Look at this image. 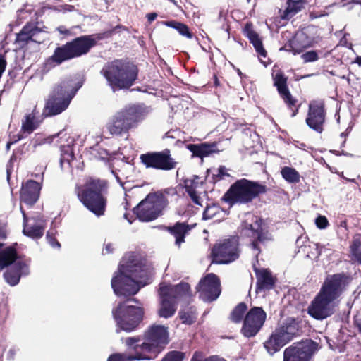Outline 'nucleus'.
<instances>
[{
	"mask_svg": "<svg viewBox=\"0 0 361 361\" xmlns=\"http://www.w3.org/2000/svg\"><path fill=\"white\" fill-rule=\"evenodd\" d=\"M9 177H10V173H9V170L7 169V179L9 180Z\"/></svg>",
	"mask_w": 361,
	"mask_h": 361,
	"instance_id": "680f3d73",
	"label": "nucleus"
},
{
	"mask_svg": "<svg viewBox=\"0 0 361 361\" xmlns=\"http://www.w3.org/2000/svg\"><path fill=\"white\" fill-rule=\"evenodd\" d=\"M305 4V0H287V7L284 11V18H292L304 8Z\"/></svg>",
	"mask_w": 361,
	"mask_h": 361,
	"instance_id": "4c0bfd02",
	"label": "nucleus"
},
{
	"mask_svg": "<svg viewBox=\"0 0 361 361\" xmlns=\"http://www.w3.org/2000/svg\"><path fill=\"white\" fill-rule=\"evenodd\" d=\"M267 318L262 307L251 308L245 317L241 332L245 337L255 336L261 329Z\"/></svg>",
	"mask_w": 361,
	"mask_h": 361,
	"instance_id": "dca6fc26",
	"label": "nucleus"
},
{
	"mask_svg": "<svg viewBox=\"0 0 361 361\" xmlns=\"http://www.w3.org/2000/svg\"><path fill=\"white\" fill-rule=\"evenodd\" d=\"M247 219L243 225V232L252 238L251 247L255 251H259L258 242H264L266 240L261 227V220L259 217L251 214L246 215Z\"/></svg>",
	"mask_w": 361,
	"mask_h": 361,
	"instance_id": "a211bd4d",
	"label": "nucleus"
},
{
	"mask_svg": "<svg viewBox=\"0 0 361 361\" xmlns=\"http://www.w3.org/2000/svg\"><path fill=\"white\" fill-rule=\"evenodd\" d=\"M312 41L304 32H298L295 37L290 40L288 45L281 48L280 50L285 49L292 51L293 54H300L303 49L311 46Z\"/></svg>",
	"mask_w": 361,
	"mask_h": 361,
	"instance_id": "a878e982",
	"label": "nucleus"
},
{
	"mask_svg": "<svg viewBox=\"0 0 361 361\" xmlns=\"http://www.w3.org/2000/svg\"><path fill=\"white\" fill-rule=\"evenodd\" d=\"M151 271L133 256H125L118 271L111 279V287L116 295H135L141 287L149 283Z\"/></svg>",
	"mask_w": 361,
	"mask_h": 361,
	"instance_id": "f257e3e1",
	"label": "nucleus"
},
{
	"mask_svg": "<svg viewBox=\"0 0 361 361\" xmlns=\"http://www.w3.org/2000/svg\"><path fill=\"white\" fill-rule=\"evenodd\" d=\"M353 255L357 262L361 263V250L357 247L353 250Z\"/></svg>",
	"mask_w": 361,
	"mask_h": 361,
	"instance_id": "8fccbe9b",
	"label": "nucleus"
},
{
	"mask_svg": "<svg viewBox=\"0 0 361 361\" xmlns=\"http://www.w3.org/2000/svg\"><path fill=\"white\" fill-rule=\"evenodd\" d=\"M57 30H59V32L60 33H61V34H67V33H68V32L66 28H64V27H62V26L59 27L57 28Z\"/></svg>",
	"mask_w": 361,
	"mask_h": 361,
	"instance_id": "6e6d98bb",
	"label": "nucleus"
},
{
	"mask_svg": "<svg viewBox=\"0 0 361 361\" xmlns=\"http://www.w3.org/2000/svg\"><path fill=\"white\" fill-rule=\"evenodd\" d=\"M317 350L316 342L306 340L287 348L283 353V361H308Z\"/></svg>",
	"mask_w": 361,
	"mask_h": 361,
	"instance_id": "2eb2a0df",
	"label": "nucleus"
},
{
	"mask_svg": "<svg viewBox=\"0 0 361 361\" xmlns=\"http://www.w3.org/2000/svg\"><path fill=\"white\" fill-rule=\"evenodd\" d=\"M164 24L168 27H171L176 29L183 36H185L188 38L192 37V34L189 32L188 27L181 23L176 21H167L165 22Z\"/></svg>",
	"mask_w": 361,
	"mask_h": 361,
	"instance_id": "ea45409f",
	"label": "nucleus"
},
{
	"mask_svg": "<svg viewBox=\"0 0 361 361\" xmlns=\"http://www.w3.org/2000/svg\"><path fill=\"white\" fill-rule=\"evenodd\" d=\"M41 34V32L37 28L28 30L27 27H24L17 35L16 41L25 43H28L29 41H32L40 44L44 41V37L39 36Z\"/></svg>",
	"mask_w": 361,
	"mask_h": 361,
	"instance_id": "f704fd0d",
	"label": "nucleus"
},
{
	"mask_svg": "<svg viewBox=\"0 0 361 361\" xmlns=\"http://www.w3.org/2000/svg\"><path fill=\"white\" fill-rule=\"evenodd\" d=\"M140 337H128L127 344L140 350L142 354H157L169 343L167 328L162 325L152 326L145 334V341L140 343Z\"/></svg>",
	"mask_w": 361,
	"mask_h": 361,
	"instance_id": "0eeeda50",
	"label": "nucleus"
},
{
	"mask_svg": "<svg viewBox=\"0 0 361 361\" xmlns=\"http://www.w3.org/2000/svg\"><path fill=\"white\" fill-rule=\"evenodd\" d=\"M356 247H357L359 248V245L358 243H355L353 245H352L351 247V252H352V255H353V250L355 249H356Z\"/></svg>",
	"mask_w": 361,
	"mask_h": 361,
	"instance_id": "13d9d810",
	"label": "nucleus"
},
{
	"mask_svg": "<svg viewBox=\"0 0 361 361\" xmlns=\"http://www.w3.org/2000/svg\"><path fill=\"white\" fill-rule=\"evenodd\" d=\"M16 142V140H15V141H13V142H8V144H7V145H6L7 149H8L10 148L11 145L13 144V143H14V142Z\"/></svg>",
	"mask_w": 361,
	"mask_h": 361,
	"instance_id": "bf43d9fd",
	"label": "nucleus"
},
{
	"mask_svg": "<svg viewBox=\"0 0 361 361\" xmlns=\"http://www.w3.org/2000/svg\"><path fill=\"white\" fill-rule=\"evenodd\" d=\"M160 307L158 314L160 317L168 319L174 315L177 301L186 299L190 296V286L181 283L176 286H171L161 283L159 287Z\"/></svg>",
	"mask_w": 361,
	"mask_h": 361,
	"instance_id": "423d86ee",
	"label": "nucleus"
},
{
	"mask_svg": "<svg viewBox=\"0 0 361 361\" xmlns=\"http://www.w3.org/2000/svg\"><path fill=\"white\" fill-rule=\"evenodd\" d=\"M188 149L192 153L193 156L203 158L208 157L212 153L216 152V145L214 143L200 145H189Z\"/></svg>",
	"mask_w": 361,
	"mask_h": 361,
	"instance_id": "72a5a7b5",
	"label": "nucleus"
},
{
	"mask_svg": "<svg viewBox=\"0 0 361 361\" xmlns=\"http://www.w3.org/2000/svg\"><path fill=\"white\" fill-rule=\"evenodd\" d=\"M266 192V187L257 183L241 179L234 183L225 193L224 200L231 205L251 202L259 194Z\"/></svg>",
	"mask_w": 361,
	"mask_h": 361,
	"instance_id": "1a4fd4ad",
	"label": "nucleus"
},
{
	"mask_svg": "<svg viewBox=\"0 0 361 361\" xmlns=\"http://www.w3.org/2000/svg\"><path fill=\"white\" fill-rule=\"evenodd\" d=\"M106 187L104 180L89 178L84 185L78 187V197L83 205L95 215L104 214L106 200L102 192Z\"/></svg>",
	"mask_w": 361,
	"mask_h": 361,
	"instance_id": "20e7f679",
	"label": "nucleus"
},
{
	"mask_svg": "<svg viewBox=\"0 0 361 361\" xmlns=\"http://www.w3.org/2000/svg\"><path fill=\"white\" fill-rule=\"evenodd\" d=\"M247 3H250L252 0H247Z\"/></svg>",
	"mask_w": 361,
	"mask_h": 361,
	"instance_id": "e2e57ef3",
	"label": "nucleus"
},
{
	"mask_svg": "<svg viewBox=\"0 0 361 361\" xmlns=\"http://www.w3.org/2000/svg\"><path fill=\"white\" fill-rule=\"evenodd\" d=\"M73 159V154L72 152V149L68 146L65 149H62L61 162H67L70 163L71 160Z\"/></svg>",
	"mask_w": 361,
	"mask_h": 361,
	"instance_id": "c03bdc74",
	"label": "nucleus"
},
{
	"mask_svg": "<svg viewBox=\"0 0 361 361\" xmlns=\"http://www.w3.org/2000/svg\"><path fill=\"white\" fill-rule=\"evenodd\" d=\"M168 203V200L163 194H149L134 209V211L141 221H152L161 215Z\"/></svg>",
	"mask_w": 361,
	"mask_h": 361,
	"instance_id": "f8f14e48",
	"label": "nucleus"
},
{
	"mask_svg": "<svg viewBox=\"0 0 361 361\" xmlns=\"http://www.w3.org/2000/svg\"><path fill=\"white\" fill-rule=\"evenodd\" d=\"M157 18V14L155 13H151L147 15V19L149 22H152Z\"/></svg>",
	"mask_w": 361,
	"mask_h": 361,
	"instance_id": "864d4df0",
	"label": "nucleus"
},
{
	"mask_svg": "<svg viewBox=\"0 0 361 361\" xmlns=\"http://www.w3.org/2000/svg\"><path fill=\"white\" fill-rule=\"evenodd\" d=\"M226 215L224 211L219 205L212 204L207 206L204 211V220H214V221H220Z\"/></svg>",
	"mask_w": 361,
	"mask_h": 361,
	"instance_id": "e433bc0d",
	"label": "nucleus"
},
{
	"mask_svg": "<svg viewBox=\"0 0 361 361\" xmlns=\"http://www.w3.org/2000/svg\"><path fill=\"white\" fill-rule=\"evenodd\" d=\"M74 59L68 44L66 43L64 45L57 47L48 60L47 63L53 66L60 65L63 62Z\"/></svg>",
	"mask_w": 361,
	"mask_h": 361,
	"instance_id": "c756f323",
	"label": "nucleus"
},
{
	"mask_svg": "<svg viewBox=\"0 0 361 361\" xmlns=\"http://www.w3.org/2000/svg\"><path fill=\"white\" fill-rule=\"evenodd\" d=\"M38 114L39 112L37 111L36 107H35L31 113L25 115V118L22 120L21 135L18 140L23 138L24 134L29 135L37 128L39 124L37 118V114Z\"/></svg>",
	"mask_w": 361,
	"mask_h": 361,
	"instance_id": "2f4dec72",
	"label": "nucleus"
},
{
	"mask_svg": "<svg viewBox=\"0 0 361 361\" xmlns=\"http://www.w3.org/2000/svg\"><path fill=\"white\" fill-rule=\"evenodd\" d=\"M104 250L106 253H110L113 250L112 245L111 244H106Z\"/></svg>",
	"mask_w": 361,
	"mask_h": 361,
	"instance_id": "5fc2aeb1",
	"label": "nucleus"
},
{
	"mask_svg": "<svg viewBox=\"0 0 361 361\" xmlns=\"http://www.w3.org/2000/svg\"><path fill=\"white\" fill-rule=\"evenodd\" d=\"M101 73L115 90L132 86L137 78V69L133 64L117 60L106 64Z\"/></svg>",
	"mask_w": 361,
	"mask_h": 361,
	"instance_id": "39448f33",
	"label": "nucleus"
},
{
	"mask_svg": "<svg viewBox=\"0 0 361 361\" xmlns=\"http://www.w3.org/2000/svg\"><path fill=\"white\" fill-rule=\"evenodd\" d=\"M213 262L216 264H228L239 257L238 241L235 238L224 240L212 249Z\"/></svg>",
	"mask_w": 361,
	"mask_h": 361,
	"instance_id": "ddd939ff",
	"label": "nucleus"
},
{
	"mask_svg": "<svg viewBox=\"0 0 361 361\" xmlns=\"http://www.w3.org/2000/svg\"><path fill=\"white\" fill-rule=\"evenodd\" d=\"M216 176H217L219 179H222L225 177H228L230 175L228 173V170L225 166H220L217 169V173L214 174Z\"/></svg>",
	"mask_w": 361,
	"mask_h": 361,
	"instance_id": "de8ad7c7",
	"label": "nucleus"
},
{
	"mask_svg": "<svg viewBox=\"0 0 361 361\" xmlns=\"http://www.w3.org/2000/svg\"><path fill=\"white\" fill-rule=\"evenodd\" d=\"M247 310V306L245 303H240L232 312L231 318V320L235 323L240 322Z\"/></svg>",
	"mask_w": 361,
	"mask_h": 361,
	"instance_id": "a19ab883",
	"label": "nucleus"
},
{
	"mask_svg": "<svg viewBox=\"0 0 361 361\" xmlns=\"http://www.w3.org/2000/svg\"><path fill=\"white\" fill-rule=\"evenodd\" d=\"M74 58L86 54L96 44V41L91 36H82L68 42Z\"/></svg>",
	"mask_w": 361,
	"mask_h": 361,
	"instance_id": "5701e85b",
	"label": "nucleus"
},
{
	"mask_svg": "<svg viewBox=\"0 0 361 361\" xmlns=\"http://www.w3.org/2000/svg\"><path fill=\"white\" fill-rule=\"evenodd\" d=\"M149 109L144 105H130L117 112L107 125L109 133L121 135L136 128L145 119Z\"/></svg>",
	"mask_w": 361,
	"mask_h": 361,
	"instance_id": "7ed1b4c3",
	"label": "nucleus"
},
{
	"mask_svg": "<svg viewBox=\"0 0 361 361\" xmlns=\"http://www.w3.org/2000/svg\"><path fill=\"white\" fill-rule=\"evenodd\" d=\"M297 112H298V109H296L295 110H293L292 116H295L296 115Z\"/></svg>",
	"mask_w": 361,
	"mask_h": 361,
	"instance_id": "052dcab7",
	"label": "nucleus"
},
{
	"mask_svg": "<svg viewBox=\"0 0 361 361\" xmlns=\"http://www.w3.org/2000/svg\"><path fill=\"white\" fill-rule=\"evenodd\" d=\"M185 190L192 202L200 206H202V202L206 196L204 187V180L197 176H192L184 180Z\"/></svg>",
	"mask_w": 361,
	"mask_h": 361,
	"instance_id": "aec40b11",
	"label": "nucleus"
},
{
	"mask_svg": "<svg viewBox=\"0 0 361 361\" xmlns=\"http://www.w3.org/2000/svg\"><path fill=\"white\" fill-rule=\"evenodd\" d=\"M28 273L27 265L21 261H17L4 273V276L8 284L15 286L18 283L22 275H27Z\"/></svg>",
	"mask_w": 361,
	"mask_h": 361,
	"instance_id": "bb28decb",
	"label": "nucleus"
},
{
	"mask_svg": "<svg viewBox=\"0 0 361 361\" xmlns=\"http://www.w3.org/2000/svg\"><path fill=\"white\" fill-rule=\"evenodd\" d=\"M326 113L322 102L313 101L309 104V111L306 118L307 125L314 130L322 133L325 122Z\"/></svg>",
	"mask_w": 361,
	"mask_h": 361,
	"instance_id": "6ab92c4d",
	"label": "nucleus"
},
{
	"mask_svg": "<svg viewBox=\"0 0 361 361\" xmlns=\"http://www.w3.org/2000/svg\"><path fill=\"white\" fill-rule=\"evenodd\" d=\"M81 86V84L74 86L73 81L69 79L60 82L47 101L43 114L45 116H51L65 111Z\"/></svg>",
	"mask_w": 361,
	"mask_h": 361,
	"instance_id": "6e6552de",
	"label": "nucleus"
},
{
	"mask_svg": "<svg viewBox=\"0 0 361 361\" xmlns=\"http://www.w3.org/2000/svg\"><path fill=\"white\" fill-rule=\"evenodd\" d=\"M124 343L127 347L128 353L114 354L109 357L107 361H135L150 359L149 355H143L140 350L128 345L127 338H126Z\"/></svg>",
	"mask_w": 361,
	"mask_h": 361,
	"instance_id": "c85d7f7f",
	"label": "nucleus"
},
{
	"mask_svg": "<svg viewBox=\"0 0 361 361\" xmlns=\"http://www.w3.org/2000/svg\"><path fill=\"white\" fill-rule=\"evenodd\" d=\"M301 58L305 63L313 62L318 59V55L315 51H310L302 54Z\"/></svg>",
	"mask_w": 361,
	"mask_h": 361,
	"instance_id": "a18cd8bd",
	"label": "nucleus"
},
{
	"mask_svg": "<svg viewBox=\"0 0 361 361\" xmlns=\"http://www.w3.org/2000/svg\"><path fill=\"white\" fill-rule=\"evenodd\" d=\"M343 276L334 274L328 276L319 292L308 307V314L319 320L331 316L337 306V299L343 292Z\"/></svg>",
	"mask_w": 361,
	"mask_h": 361,
	"instance_id": "f03ea898",
	"label": "nucleus"
},
{
	"mask_svg": "<svg viewBox=\"0 0 361 361\" xmlns=\"http://www.w3.org/2000/svg\"><path fill=\"white\" fill-rule=\"evenodd\" d=\"M315 224L320 229L326 228L329 225L328 220L324 216H319L315 220Z\"/></svg>",
	"mask_w": 361,
	"mask_h": 361,
	"instance_id": "49530a36",
	"label": "nucleus"
},
{
	"mask_svg": "<svg viewBox=\"0 0 361 361\" xmlns=\"http://www.w3.org/2000/svg\"><path fill=\"white\" fill-rule=\"evenodd\" d=\"M190 229L191 227L189 225L180 222H177L173 226L166 228V230L175 238V244L178 247L185 241V237Z\"/></svg>",
	"mask_w": 361,
	"mask_h": 361,
	"instance_id": "473e14b6",
	"label": "nucleus"
},
{
	"mask_svg": "<svg viewBox=\"0 0 361 361\" xmlns=\"http://www.w3.org/2000/svg\"><path fill=\"white\" fill-rule=\"evenodd\" d=\"M353 63H357L359 66H361V56H357L355 59V61H353Z\"/></svg>",
	"mask_w": 361,
	"mask_h": 361,
	"instance_id": "4d7b16f0",
	"label": "nucleus"
},
{
	"mask_svg": "<svg viewBox=\"0 0 361 361\" xmlns=\"http://www.w3.org/2000/svg\"><path fill=\"white\" fill-rule=\"evenodd\" d=\"M296 245L298 247V253L307 258L316 259L320 255L321 250L319 245L309 241L306 238H298L296 240Z\"/></svg>",
	"mask_w": 361,
	"mask_h": 361,
	"instance_id": "cd10ccee",
	"label": "nucleus"
},
{
	"mask_svg": "<svg viewBox=\"0 0 361 361\" xmlns=\"http://www.w3.org/2000/svg\"><path fill=\"white\" fill-rule=\"evenodd\" d=\"M6 230L4 225H0V270L16 262L17 252L13 247L2 248L4 244L1 242L6 238Z\"/></svg>",
	"mask_w": 361,
	"mask_h": 361,
	"instance_id": "4be33fe9",
	"label": "nucleus"
},
{
	"mask_svg": "<svg viewBox=\"0 0 361 361\" xmlns=\"http://www.w3.org/2000/svg\"><path fill=\"white\" fill-rule=\"evenodd\" d=\"M299 324L293 317H288L282 322L264 343L267 352L273 355L279 351L288 342L298 334Z\"/></svg>",
	"mask_w": 361,
	"mask_h": 361,
	"instance_id": "9d476101",
	"label": "nucleus"
},
{
	"mask_svg": "<svg viewBox=\"0 0 361 361\" xmlns=\"http://www.w3.org/2000/svg\"><path fill=\"white\" fill-rule=\"evenodd\" d=\"M185 353L180 351H171L168 353L161 361H183Z\"/></svg>",
	"mask_w": 361,
	"mask_h": 361,
	"instance_id": "37998d69",
	"label": "nucleus"
},
{
	"mask_svg": "<svg viewBox=\"0 0 361 361\" xmlns=\"http://www.w3.org/2000/svg\"><path fill=\"white\" fill-rule=\"evenodd\" d=\"M273 78L274 81V85L277 87L278 92L289 106H294L295 104V99H294L288 87H287V78L284 74L280 70H274L273 71Z\"/></svg>",
	"mask_w": 361,
	"mask_h": 361,
	"instance_id": "b1692460",
	"label": "nucleus"
},
{
	"mask_svg": "<svg viewBox=\"0 0 361 361\" xmlns=\"http://www.w3.org/2000/svg\"><path fill=\"white\" fill-rule=\"evenodd\" d=\"M179 317L183 323L191 324L195 321V314L191 309L188 311L180 310L179 312Z\"/></svg>",
	"mask_w": 361,
	"mask_h": 361,
	"instance_id": "79ce46f5",
	"label": "nucleus"
},
{
	"mask_svg": "<svg viewBox=\"0 0 361 361\" xmlns=\"http://www.w3.org/2000/svg\"><path fill=\"white\" fill-rule=\"evenodd\" d=\"M75 9L73 6L71 5H64L61 9L63 11H73Z\"/></svg>",
	"mask_w": 361,
	"mask_h": 361,
	"instance_id": "603ef678",
	"label": "nucleus"
},
{
	"mask_svg": "<svg viewBox=\"0 0 361 361\" xmlns=\"http://www.w3.org/2000/svg\"><path fill=\"white\" fill-rule=\"evenodd\" d=\"M140 159L147 168H154L159 170L169 171L175 169L177 165V162L171 157L169 149L142 154Z\"/></svg>",
	"mask_w": 361,
	"mask_h": 361,
	"instance_id": "4468645a",
	"label": "nucleus"
},
{
	"mask_svg": "<svg viewBox=\"0 0 361 361\" xmlns=\"http://www.w3.org/2000/svg\"><path fill=\"white\" fill-rule=\"evenodd\" d=\"M54 233L51 231H48L47 234V239L49 242V243L53 247H59L60 244L58 241H56L52 236Z\"/></svg>",
	"mask_w": 361,
	"mask_h": 361,
	"instance_id": "09e8293b",
	"label": "nucleus"
},
{
	"mask_svg": "<svg viewBox=\"0 0 361 361\" xmlns=\"http://www.w3.org/2000/svg\"><path fill=\"white\" fill-rule=\"evenodd\" d=\"M245 34L253 44L258 54L265 57L266 51L263 47L262 40L259 39L258 34L251 28L250 25H247L245 26Z\"/></svg>",
	"mask_w": 361,
	"mask_h": 361,
	"instance_id": "c9c22d12",
	"label": "nucleus"
},
{
	"mask_svg": "<svg viewBox=\"0 0 361 361\" xmlns=\"http://www.w3.org/2000/svg\"><path fill=\"white\" fill-rule=\"evenodd\" d=\"M23 216V230L25 235L33 239L42 237L44 231L45 224L42 219H27L25 212L21 209Z\"/></svg>",
	"mask_w": 361,
	"mask_h": 361,
	"instance_id": "412c9836",
	"label": "nucleus"
},
{
	"mask_svg": "<svg viewBox=\"0 0 361 361\" xmlns=\"http://www.w3.org/2000/svg\"><path fill=\"white\" fill-rule=\"evenodd\" d=\"M40 190L41 186L37 182L32 180H27L22 185L21 201L29 205L34 204L39 197Z\"/></svg>",
	"mask_w": 361,
	"mask_h": 361,
	"instance_id": "393cba45",
	"label": "nucleus"
},
{
	"mask_svg": "<svg viewBox=\"0 0 361 361\" xmlns=\"http://www.w3.org/2000/svg\"><path fill=\"white\" fill-rule=\"evenodd\" d=\"M281 174L289 183H297L300 182V173L294 168L284 166L281 171Z\"/></svg>",
	"mask_w": 361,
	"mask_h": 361,
	"instance_id": "58836bf2",
	"label": "nucleus"
},
{
	"mask_svg": "<svg viewBox=\"0 0 361 361\" xmlns=\"http://www.w3.org/2000/svg\"><path fill=\"white\" fill-rule=\"evenodd\" d=\"M114 318L119 329L126 331H133L142 321L143 310L140 307L128 305L127 302L118 304L116 308L112 310Z\"/></svg>",
	"mask_w": 361,
	"mask_h": 361,
	"instance_id": "9b49d317",
	"label": "nucleus"
},
{
	"mask_svg": "<svg viewBox=\"0 0 361 361\" xmlns=\"http://www.w3.org/2000/svg\"><path fill=\"white\" fill-rule=\"evenodd\" d=\"M197 290L200 297L205 302L216 300L221 293L219 279L214 274H207L200 281Z\"/></svg>",
	"mask_w": 361,
	"mask_h": 361,
	"instance_id": "f3484780",
	"label": "nucleus"
},
{
	"mask_svg": "<svg viewBox=\"0 0 361 361\" xmlns=\"http://www.w3.org/2000/svg\"><path fill=\"white\" fill-rule=\"evenodd\" d=\"M257 276V285L258 290H269L274 284V277L267 269H258L254 267Z\"/></svg>",
	"mask_w": 361,
	"mask_h": 361,
	"instance_id": "7c9ffc66",
	"label": "nucleus"
},
{
	"mask_svg": "<svg viewBox=\"0 0 361 361\" xmlns=\"http://www.w3.org/2000/svg\"><path fill=\"white\" fill-rule=\"evenodd\" d=\"M354 325L357 331L361 334V317H355Z\"/></svg>",
	"mask_w": 361,
	"mask_h": 361,
	"instance_id": "3c124183",
	"label": "nucleus"
}]
</instances>
